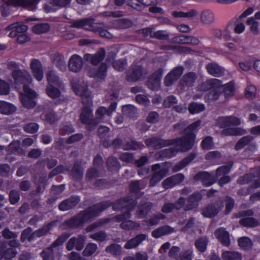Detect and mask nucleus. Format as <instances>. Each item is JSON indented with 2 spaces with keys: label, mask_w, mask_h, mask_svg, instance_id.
Listing matches in <instances>:
<instances>
[{
  "label": "nucleus",
  "mask_w": 260,
  "mask_h": 260,
  "mask_svg": "<svg viewBox=\"0 0 260 260\" xmlns=\"http://www.w3.org/2000/svg\"><path fill=\"white\" fill-rule=\"evenodd\" d=\"M140 224L139 223L128 219L121 222L120 224V227L122 229L127 231L134 230L140 227Z\"/></svg>",
  "instance_id": "obj_58"
},
{
  "label": "nucleus",
  "mask_w": 260,
  "mask_h": 260,
  "mask_svg": "<svg viewBox=\"0 0 260 260\" xmlns=\"http://www.w3.org/2000/svg\"><path fill=\"white\" fill-rule=\"evenodd\" d=\"M209 239L207 237H201L195 241L194 245L199 252L203 253L206 251Z\"/></svg>",
  "instance_id": "obj_42"
},
{
  "label": "nucleus",
  "mask_w": 260,
  "mask_h": 260,
  "mask_svg": "<svg viewBox=\"0 0 260 260\" xmlns=\"http://www.w3.org/2000/svg\"><path fill=\"white\" fill-rule=\"evenodd\" d=\"M142 181H132L129 185V189L132 193L134 194L129 196V198H135V201L137 199V198L139 197V196L138 194L139 192V191L141 189L143 188L144 187V185L141 186Z\"/></svg>",
  "instance_id": "obj_41"
},
{
  "label": "nucleus",
  "mask_w": 260,
  "mask_h": 260,
  "mask_svg": "<svg viewBox=\"0 0 260 260\" xmlns=\"http://www.w3.org/2000/svg\"><path fill=\"white\" fill-rule=\"evenodd\" d=\"M221 81L220 80L217 79H211L206 80L205 82L203 83L199 87V89L200 91H207L215 87H218Z\"/></svg>",
  "instance_id": "obj_32"
},
{
  "label": "nucleus",
  "mask_w": 260,
  "mask_h": 260,
  "mask_svg": "<svg viewBox=\"0 0 260 260\" xmlns=\"http://www.w3.org/2000/svg\"><path fill=\"white\" fill-rule=\"evenodd\" d=\"M57 221L53 220L44 224L43 226L35 231L36 237L40 238L50 233V231L56 225Z\"/></svg>",
  "instance_id": "obj_30"
},
{
  "label": "nucleus",
  "mask_w": 260,
  "mask_h": 260,
  "mask_svg": "<svg viewBox=\"0 0 260 260\" xmlns=\"http://www.w3.org/2000/svg\"><path fill=\"white\" fill-rule=\"evenodd\" d=\"M118 29H127L132 27L133 22L127 18H121L116 20L114 23Z\"/></svg>",
  "instance_id": "obj_48"
},
{
  "label": "nucleus",
  "mask_w": 260,
  "mask_h": 260,
  "mask_svg": "<svg viewBox=\"0 0 260 260\" xmlns=\"http://www.w3.org/2000/svg\"><path fill=\"white\" fill-rule=\"evenodd\" d=\"M233 164L234 162L233 161H229L226 165L218 167L216 170V174L215 176L216 179L217 180L221 176L227 175L231 171Z\"/></svg>",
  "instance_id": "obj_43"
},
{
  "label": "nucleus",
  "mask_w": 260,
  "mask_h": 260,
  "mask_svg": "<svg viewBox=\"0 0 260 260\" xmlns=\"http://www.w3.org/2000/svg\"><path fill=\"white\" fill-rule=\"evenodd\" d=\"M183 68L181 66L175 67L165 77L164 83L166 86H171L181 76L183 73Z\"/></svg>",
  "instance_id": "obj_20"
},
{
  "label": "nucleus",
  "mask_w": 260,
  "mask_h": 260,
  "mask_svg": "<svg viewBox=\"0 0 260 260\" xmlns=\"http://www.w3.org/2000/svg\"><path fill=\"white\" fill-rule=\"evenodd\" d=\"M136 204L135 199H130L129 197L121 198L117 200L114 204L108 201L101 202L92 205L86 209L80 211L71 218L66 220L62 223V225L66 229L81 228L83 226L84 223L91 222L102 212L111 206L114 210L126 208V212L112 217L113 221L122 222L131 218L130 211L135 207Z\"/></svg>",
  "instance_id": "obj_1"
},
{
  "label": "nucleus",
  "mask_w": 260,
  "mask_h": 260,
  "mask_svg": "<svg viewBox=\"0 0 260 260\" xmlns=\"http://www.w3.org/2000/svg\"><path fill=\"white\" fill-rule=\"evenodd\" d=\"M146 74L142 66H134L126 72V79L128 82H136Z\"/></svg>",
  "instance_id": "obj_17"
},
{
  "label": "nucleus",
  "mask_w": 260,
  "mask_h": 260,
  "mask_svg": "<svg viewBox=\"0 0 260 260\" xmlns=\"http://www.w3.org/2000/svg\"><path fill=\"white\" fill-rule=\"evenodd\" d=\"M253 215V211L251 209H248L234 213L233 217L241 218L239 223L243 227L254 228L259 225V222L258 220L252 217Z\"/></svg>",
  "instance_id": "obj_5"
},
{
  "label": "nucleus",
  "mask_w": 260,
  "mask_h": 260,
  "mask_svg": "<svg viewBox=\"0 0 260 260\" xmlns=\"http://www.w3.org/2000/svg\"><path fill=\"white\" fill-rule=\"evenodd\" d=\"M185 198L180 197L174 203H167L164 205L161 211L165 213L171 212L173 210H179L184 205Z\"/></svg>",
  "instance_id": "obj_25"
},
{
  "label": "nucleus",
  "mask_w": 260,
  "mask_h": 260,
  "mask_svg": "<svg viewBox=\"0 0 260 260\" xmlns=\"http://www.w3.org/2000/svg\"><path fill=\"white\" fill-rule=\"evenodd\" d=\"M253 139V137L250 135H247L242 137L236 144L235 146V149L236 150H239L244 147L249 145Z\"/></svg>",
  "instance_id": "obj_45"
},
{
  "label": "nucleus",
  "mask_w": 260,
  "mask_h": 260,
  "mask_svg": "<svg viewBox=\"0 0 260 260\" xmlns=\"http://www.w3.org/2000/svg\"><path fill=\"white\" fill-rule=\"evenodd\" d=\"M37 164L43 167L47 166L48 169H51L57 164V160L52 158H45L37 161Z\"/></svg>",
  "instance_id": "obj_54"
},
{
  "label": "nucleus",
  "mask_w": 260,
  "mask_h": 260,
  "mask_svg": "<svg viewBox=\"0 0 260 260\" xmlns=\"http://www.w3.org/2000/svg\"><path fill=\"white\" fill-rule=\"evenodd\" d=\"M72 87L75 93L81 97L84 105L87 107L92 105V96L87 86L73 85Z\"/></svg>",
  "instance_id": "obj_12"
},
{
  "label": "nucleus",
  "mask_w": 260,
  "mask_h": 260,
  "mask_svg": "<svg viewBox=\"0 0 260 260\" xmlns=\"http://www.w3.org/2000/svg\"><path fill=\"white\" fill-rule=\"evenodd\" d=\"M71 173L75 179L80 180L82 178L83 172L81 162L76 161L74 163Z\"/></svg>",
  "instance_id": "obj_44"
},
{
  "label": "nucleus",
  "mask_w": 260,
  "mask_h": 260,
  "mask_svg": "<svg viewBox=\"0 0 260 260\" xmlns=\"http://www.w3.org/2000/svg\"><path fill=\"white\" fill-rule=\"evenodd\" d=\"M153 206V204L151 202H146L142 201L138 207L137 213L139 218L145 217L150 212Z\"/></svg>",
  "instance_id": "obj_35"
},
{
  "label": "nucleus",
  "mask_w": 260,
  "mask_h": 260,
  "mask_svg": "<svg viewBox=\"0 0 260 260\" xmlns=\"http://www.w3.org/2000/svg\"><path fill=\"white\" fill-rule=\"evenodd\" d=\"M214 235L223 246L226 247L230 246L231 245L230 234L225 229L223 228L217 229L215 231Z\"/></svg>",
  "instance_id": "obj_24"
},
{
  "label": "nucleus",
  "mask_w": 260,
  "mask_h": 260,
  "mask_svg": "<svg viewBox=\"0 0 260 260\" xmlns=\"http://www.w3.org/2000/svg\"><path fill=\"white\" fill-rule=\"evenodd\" d=\"M99 176V172L97 168L91 167L89 168L85 175V180L87 182H91Z\"/></svg>",
  "instance_id": "obj_57"
},
{
  "label": "nucleus",
  "mask_w": 260,
  "mask_h": 260,
  "mask_svg": "<svg viewBox=\"0 0 260 260\" xmlns=\"http://www.w3.org/2000/svg\"><path fill=\"white\" fill-rule=\"evenodd\" d=\"M205 108L203 104L192 102L189 105L188 109L190 113L194 114L204 111Z\"/></svg>",
  "instance_id": "obj_61"
},
{
  "label": "nucleus",
  "mask_w": 260,
  "mask_h": 260,
  "mask_svg": "<svg viewBox=\"0 0 260 260\" xmlns=\"http://www.w3.org/2000/svg\"><path fill=\"white\" fill-rule=\"evenodd\" d=\"M79 120L85 125L86 128L89 131L94 130L99 124L97 119L93 117L92 110L87 106L82 108Z\"/></svg>",
  "instance_id": "obj_6"
},
{
  "label": "nucleus",
  "mask_w": 260,
  "mask_h": 260,
  "mask_svg": "<svg viewBox=\"0 0 260 260\" xmlns=\"http://www.w3.org/2000/svg\"><path fill=\"white\" fill-rule=\"evenodd\" d=\"M20 199V194L19 191L13 189L10 191L9 193V200L10 203L12 205L17 204Z\"/></svg>",
  "instance_id": "obj_62"
},
{
  "label": "nucleus",
  "mask_w": 260,
  "mask_h": 260,
  "mask_svg": "<svg viewBox=\"0 0 260 260\" xmlns=\"http://www.w3.org/2000/svg\"><path fill=\"white\" fill-rule=\"evenodd\" d=\"M208 73L215 77H219L223 75L224 69L220 66H207Z\"/></svg>",
  "instance_id": "obj_60"
},
{
  "label": "nucleus",
  "mask_w": 260,
  "mask_h": 260,
  "mask_svg": "<svg viewBox=\"0 0 260 260\" xmlns=\"http://www.w3.org/2000/svg\"><path fill=\"white\" fill-rule=\"evenodd\" d=\"M247 131L241 127H229L223 129L221 134L224 136H242L245 135Z\"/></svg>",
  "instance_id": "obj_37"
},
{
  "label": "nucleus",
  "mask_w": 260,
  "mask_h": 260,
  "mask_svg": "<svg viewBox=\"0 0 260 260\" xmlns=\"http://www.w3.org/2000/svg\"><path fill=\"white\" fill-rule=\"evenodd\" d=\"M80 202L79 196H71L59 204L58 209L62 211L69 210L75 208Z\"/></svg>",
  "instance_id": "obj_19"
},
{
  "label": "nucleus",
  "mask_w": 260,
  "mask_h": 260,
  "mask_svg": "<svg viewBox=\"0 0 260 260\" xmlns=\"http://www.w3.org/2000/svg\"><path fill=\"white\" fill-rule=\"evenodd\" d=\"M107 66H99L97 69H90L88 75L96 80H104L107 76Z\"/></svg>",
  "instance_id": "obj_27"
},
{
  "label": "nucleus",
  "mask_w": 260,
  "mask_h": 260,
  "mask_svg": "<svg viewBox=\"0 0 260 260\" xmlns=\"http://www.w3.org/2000/svg\"><path fill=\"white\" fill-rule=\"evenodd\" d=\"M105 250L106 252L117 256L121 254L122 248L120 245L113 243L108 246Z\"/></svg>",
  "instance_id": "obj_49"
},
{
  "label": "nucleus",
  "mask_w": 260,
  "mask_h": 260,
  "mask_svg": "<svg viewBox=\"0 0 260 260\" xmlns=\"http://www.w3.org/2000/svg\"><path fill=\"white\" fill-rule=\"evenodd\" d=\"M151 37L161 40H169L172 43L179 44H191L197 45L200 42V40L191 36L178 35L169 39V36L165 30H160L154 32Z\"/></svg>",
  "instance_id": "obj_4"
},
{
  "label": "nucleus",
  "mask_w": 260,
  "mask_h": 260,
  "mask_svg": "<svg viewBox=\"0 0 260 260\" xmlns=\"http://www.w3.org/2000/svg\"><path fill=\"white\" fill-rule=\"evenodd\" d=\"M175 231L173 228L168 225H163L153 230L152 232V236L155 238H158L163 236L172 233Z\"/></svg>",
  "instance_id": "obj_31"
},
{
  "label": "nucleus",
  "mask_w": 260,
  "mask_h": 260,
  "mask_svg": "<svg viewBox=\"0 0 260 260\" xmlns=\"http://www.w3.org/2000/svg\"><path fill=\"white\" fill-rule=\"evenodd\" d=\"M93 18H87L74 21L72 24V27L78 28H84L86 30L99 32V35L102 38H111L112 34L103 27V24L94 22Z\"/></svg>",
  "instance_id": "obj_3"
},
{
  "label": "nucleus",
  "mask_w": 260,
  "mask_h": 260,
  "mask_svg": "<svg viewBox=\"0 0 260 260\" xmlns=\"http://www.w3.org/2000/svg\"><path fill=\"white\" fill-rule=\"evenodd\" d=\"M9 5L15 7H21L27 10H32L39 3L38 0H8Z\"/></svg>",
  "instance_id": "obj_22"
},
{
  "label": "nucleus",
  "mask_w": 260,
  "mask_h": 260,
  "mask_svg": "<svg viewBox=\"0 0 260 260\" xmlns=\"http://www.w3.org/2000/svg\"><path fill=\"white\" fill-rule=\"evenodd\" d=\"M47 94L52 99L58 98L61 94L60 90L54 85L49 84L46 88Z\"/></svg>",
  "instance_id": "obj_53"
},
{
  "label": "nucleus",
  "mask_w": 260,
  "mask_h": 260,
  "mask_svg": "<svg viewBox=\"0 0 260 260\" xmlns=\"http://www.w3.org/2000/svg\"><path fill=\"white\" fill-rule=\"evenodd\" d=\"M86 240V237L84 235H79L77 237H73L68 242L66 249L70 251L75 247L77 250L80 251L84 247Z\"/></svg>",
  "instance_id": "obj_14"
},
{
  "label": "nucleus",
  "mask_w": 260,
  "mask_h": 260,
  "mask_svg": "<svg viewBox=\"0 0 260 260\" xmlns=\"http://www.w3.org/2000/svg\"><path fill=\"white\" fill-rule=\"evenodd\" d=\"M98 249L96 244L90 243H88L85 248L82 252V254L84 256H89L92 255Z\"/></svg>",
  "instance_id": "obj_64"
},
{
  "label": "nucleus",
  "mask_w": 260,
  "mask_h": 260,
  "mask_svg": "<svg viewBox=\"0 0 260 260\" xmlns=\"http://www.w3.org/2000/svg\"><path fill=\"white\" fill-rule=\"evenodd\" d=\"M201 146L203 150H209L214 146L213 139L211 136L206 137L202 141Z\"/></svg>",
  "instance_id": "obj_63"
},
{
  "label": "nucleus",
  "mask_w": 260,
  "mask_h": 260,
  "mask_svg": "<svg viewBox=\"0 0 260 260\" xmlns=\"http://www.w3.org/2000/svg\"><path fill=\"white\" fill-rule=\"evenodd\" d=\"M202 199V195L199 192H196L190 195L187 198V204L184 207L185 211L192 210L198 207L199 202Z\"/></svg>",
  "instance_id": "obj_26"
},
{
  "label": "nucleus",
  "mask_w": 260,
  "mask_h": 260,
  "mask_svg": "<svg viewBox=\"0 0 260 260\" xmlns=\"http://www.w3.org/2000/svg\"><path fill=\"white\" fill-rule=\"evenodd\" d=\"M196 156L197 154L196 153L191 152L187 157L180 160L173 167V172H178L182 169L194 159Z\"/></svg>",
  "instance_id": "obj_34"
},
{
  "label": "nucleus",
  "mask_w": 260,
  "mask_h": 260,
  "mask_svg": "<svg viewBox=\"0 0 260 260\" xmlns=\"http://www.w3.org/2000/svg\"><path fill=\"white\" fill-rule=\"evenodd\" d=\"M201 120H197L185 128L183 131L184 136L172 139V145L179 146L181 151L186 152L190 150L194 144L196 134L201 124Z\"/></svg>",
  "instance_id": "obj_2"
},
{
  "label": "nucleus",
  "mask_w": 260,
  "mask_h": 260,
  "mask_svg": "<svg viewBox=\"0 0 260 260\" xmlns=\"http://www.w3.org/2000/svg\"><path fill=\"white\" fill-rule=\"evenodd\" d=\"M16 110V107L12 104L0 101V113L9 115L14 113Z\"/></svg>",
  "instance_id": "obj_38"
},
{
  "label": "nucleus",
  "mask_w": 260,
  "mask_h": 260,
  "mask_svg": "<svg viewBox=\"0 0 260 260\" xmlns=\"http://www.w3.org/2000/svg\"><path fill=\"white\" fill-rule=\"evenodd\" d=\"M222 93V91L219 87H215L213 90L207 94L205 96V100L207 102L216 101Z\"/></svg>",
  "instance_id": "obj_47"
},
{
  "label": "nucleus",
  "mask_w": 260,
  "mask_h": 260,
  "mask_svg": "<svg viewBox=\"0 0 260 260\" xmlns=\"http://www.w3.org/2000/svg\"><path fill=\"white\" fill-rule=\"evenodd\" d=\"M147 238V235L144 234H139L134 238L127 241L124 246L126 249H131L138 247Z\"/></svg>",
  "instance_id": "obj_28"
},
{
  "label": "nucleus",
  "mask_w": 260,
  "mask_h": 260,
  "mask_svg": "<svg viewBox=\"0 0 260 260\" xmlns=\"http://www.w3.org/2000/svg\"><path fill=\"white\" fill-rule=\"evenodd\" d=\"M218 87L221 89L225 99L231 98L235 94V83L234 81H231L223 85L220 84Z\"/></svg>",
  "instance_id": "obj_33"
},
{
  "label": "nucleus",
  "mask_w": 260,
  "mask_h": 260,
  "mask_svg": "<svg viewBox=\"0 0 260 260\" xmlns=\"http://www.w3.org/2000/svg\"><path fill=\"white\" fill-rule=\"evenodd\" d=\"M13 28H15L16 32L19 35L23 34L24 32H26L27 30L28 27L24 24H19L18 23H14L7 26L6 29L8 31L13 29Z\"/></svg>",
  "instance_id": "obj_55"
},
{
  "label": "nucleus",
  "mask_w": 260,
  "mask_h": 260,
  "mask_svg": "<svg viewBox=\"0 0 260 260\" xmlns=\"http://www.w3.org/2000/svg\"><path fill=\"white\" fill-rule=\"evenodd\" d=\"M47 80L49 84L56 85L58 88L62 89L63 88V84L59 78L56 75L53 71H49L46 75Z\"/></svg>",
  "instance_id": "obj_36"
},
{
  "label": "nucleus",
  "mask_w": 260,
  "mask_h": 260,
  "mask_svg": "<svg viewBox=\"0 0 260 260\" xmlns=\"http://www.w3.org/2000/svg\"><path fill=\"white\" fill-rule=\"evenodd\" d=\"M198 76L194 72H189L184 74L180 80V89L187 91L190 87L194 85Z\"/></svg>",
  "instance_id": "obj_15"
},
{
  "label": "nucleus",
  "mask_w": 260,
  "mask_h": 260,
  "mask_svg": "<svg viewBox=\"0 0 260 260\" xmlns=\"http://www.w3.org/2000/svg\"><path fill=\"white\" fill-rule=\"evenodd\" d=\"M161 49L164 50H175L180 53L192 54L195 52V51L188 47L182 46H173L172 45H163L161 46Z\"/></svg>",
  "instance_id": "obj_29"
},
{
  "label": "nucleus",
  "mask_w": 260,
  "mask_h": 260,
  "mask_svg": "<svg viewBox=\"0 0 260 260\" xmlns=\"http://www.w3.org/2000/svg\"><path fill=\"white\" fill-rule=\"evenodd\" d=\"M15 83L17 84H29L32 81V78L30 74L26 71L15 70L12 74Z\"/></svg>",
  "instance_id": "obj_16"
},
{
  "label": "nucleus",
  "mask_w": 260,
  "mask_h": 260,
  "mask_svg": "<svg viewBox=\"0 0 260 260\" xmlns=\"http://www.w3.org/2000/svg\"><path fill=\"white\" fill-rule=\"evenodd\" d=\"M23 88L24 94L21 96L22 104L27 109L33 108L36 105L34 100L37 97L36 92L31 90L27 85H24Z\"/></svg>",
  "instance_id": "obj_9"
},
{
  "label": "nucleus",
  "mask_w": 260,
  "mask_h": 260,
  "mask_svg": "<svg viewBox=\"0 0 260 260\" xmlns=\"http://www.w3.org/2000/svg\"><path fill=\"white\" fill-rule=\"evenodd\" d=\"M70 236V234L68 233H63L58 236L50 246L44 249L40 253L43 260H54L53 248L62 245Z\"/></svg>",
  "instance_id": "obj_7"
},
{
  "label": "nucleus",
  "mask_w": 260,
  "mask_h": 260,
  "mask_svg": "<svg viewBox=\"0 0 260 260\" xmlns=\"http://www.w3.org/2000/svg\"><path fill=\"white\" fill-rule=\"evenodd\" d=\"M163 70L159 68L154 73H153L147 81V85L148 87L152 89L155 90L159 86L160 79L162 75Z\"/></svg>",
  "instance_id": "obj_23"
},
{
  "label": "nucleus",
  "mask_w": 260,
  "mask_h": 260,
  "mask_svg": "<svg viewBox=\"0 0 260 260\" xmlns=\"http://www.w3.org/2000/svg\"><path fill=\"white\" fill-rule=\"evenodd\" d=\"M159 164L153 165L151 167L153 173L149 181V186H154L164 178L168 173V170L166 168H160Z\"/></svg>",
  "instance_id": "obj_10"
},
{
  "label": "nucleus",
  "mask_w": 260,
  "mask_h": 260,
  "mask_svg": "<svg viewBox=\"0 0 260 260\" xmlns=\"http://www.w3.org/2000/svg\"><path fill=\"white\" fill-rule=\"evenodd\" d=\"M106 54L104 48H100L94 54L86 53L84 56L85 61L89 62L91 65H98L105 58Z\"/></svg>",
  "instance_id": "obj_13"
},
{
  "label": "nucleus",
  "mask_w": 260,
  "mask_h": 260,
  "mask_svg": "<svg viewBox=\"0 0 260 260\" xmlns=\"http://www.w3.org/2000/svg\"><path fill=\"white\" fill-rule=\"evenodd\" d=\"M171 139H164L158 136L152 137L146 139L144 142L146 145L154 149H158L172 145Z\"/></svg>",
  "instance_id": "obj_11"
},
{
  "label": "nucleus",
  "mask_w": 260,
  "mask_h": 260,
  "mask_svg": "<svg viewBox=\"0 0 260 260\" xmlns=\"http://www.w3.org/2000/svg\"><path fill=\"white\" fill-rule=\"evenodd\" d=\"M75 129L73 125L68 122H64L61 124L59 129V134L61 136L69 135L74 132Z\"/></svg>",
  "instance_id": "obj_52"
},
{
  "label": "nucleus",
  "mask_w": 260,
  "mask_h": 260,
  "mask_svg": "<svg viewBox=\"0 0 260 260\" xmlns=\"http://www.w3.org/2000/svg\"><path fill=\"white\" fill-rule=\"evenodd\" d=\"M50 26L48 23H39L32 27V31L36 34L46 33L49 31Z\"/></svg>",
  "instance_id": "obj_50"
},
{
  "label": "nucleus",
  "mask_w": 260,
  "mask_h": 260,
  "mask_svg": "<svg viewBox=\"0 0 260 260\" xmlns=\"http://www.w3.org/2000/svg\"><path fill=\"white\" fill-rule=\"evenodd\" d=\"M184 179V175L178 173L165 179L162 182L161 185L165 189H168L181 183Z\"/></svg>",
  "instance_id": "obj_21"
},
{
  "label": "nucleus",
  "mask_w": 260,
  "mask_h": 260,
  "mask_svg": "<svg viewBox=\"0 0 260 260\" xmlns=\"http://www.w3.org/2000/svg\"><path fill=\"white\" fill-rule=\"evenodd\" d=\"M196 181H200L205 186H210L216 182V177L206 171L198 173L194 177Z\"/></svg>",
  "instance_id": "obj_18"
},
{
  "label": "nucleus",
  "mask_w": 260,
  "mask_h": 260,
  "mask_svg": "<svg viewBox=\"0 0 260 260\" xmlns=\"http://www.w3.org/2000/svg\"><path fill=\"white\" fill-rule=\"evenodd\" d=\"M238 242L240 248L244 250L249 249L252 246V242L251 240L246 237L239 238Z\"/></svg>",
  "instance_id": "obj_59"
},
{
  "label": "nucleus",
  "mask_w": 260,
  "mask_h": 260,
  "mask_svg": "<svg viewBox=\"0 0 260 260\" xmlns=\"http://www.w3.org/2000/svg\"><path fill=\"white\" fill-rule=\"evenodd\" d=\"M214 15L210 10H205L201 14V21L205 24H210L214 21Z\"/></svg>",
  "instance_id": "obj_46"
},
{
  "label": "nucleus",
  "mask_w": 260,
  "mask_h": 260,
  "mask_svg": "<svg viewBox=\"0 0 260 260\" xmlns=\"http://www.w3.org/2000/svg\"><path fill=\"white\" fill-rule=\"evenodd\" d=\"M144 147L142 143L138 142L134 140L129 139L125 141L122 146L124 150H136L142 148Z\"/></svg>",
  "instance_id": "obj_39"
},
{
  "label": "nucleus",
  "mask_w": 260,
  "mask_h": 260,
  "mask_svg": "<svg viewBox=\"0 0 260 260\" xmlns=\"http://www.w3.org/2000/svg\"><path fill=\"white\" fill-rule=\"evenodd\" d=\"M178 152V149L176 148H170L165 149L159 152L160 157L170 158L175 156Z\"/></svg>",
  "instance_id": "obj_56"
},
{
  "label": "nucleus",
  "mask_w": 260,
  "mask_h": 260,
  "mask_svg": "<svg viewBox=\"0 0 260 260\" xmlns=\"http://www.w3.org/2000/svg\"><path fill=\"white\" fill-rule=\"evenodd\" d=\"M107 166L109 171L118 170L121 166L117 159L113 156L109 157L107 159Z\"/></svg>",
  "instance_id": "obj_51"
},
{
  "label": "nucleus",
  "mask_w": 260,
  "mask_h": 260,
  "mask_svg": "<svg viewBox=\"0 0 260 260\" xmlns=\"http://www.w3.org/2000/svg\"><path fill=\"white\" fill-rule=\"evenodd\" d=\"M223 260H242V254L237 251H223L221 253Z\"/></svg>",
  "instance_id": "obj_40"
},
{
  "label": "nucleus",
  "mask_w": 260,
  "mask_h": 260,
  "mask_svg": "<svg viewBox=\"0 0 260 260\" xmlns=\"http://www.w3.org/2000/svg\"><path fill=\"white\" fill-rule=\"evenodd\" d=\"M224 207L223 202L218 200L209 204L202 210V214L205 217L212 218L217 215Z\"/></svg>",
  "instance_id": "obj_8"
}]
</instances>
